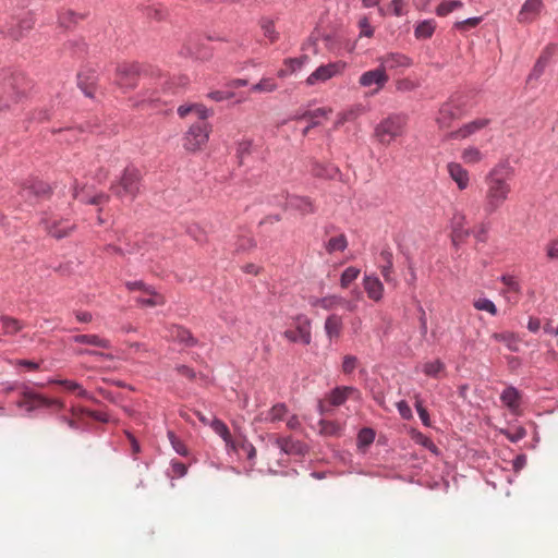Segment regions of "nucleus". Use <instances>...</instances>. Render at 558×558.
Wrapping results in <instances>:
<instances>
[{
    "label": "nucleus",
    "mask_w": 558,
    "mask_h": 558,
    "mask_svg": "<svg viewBox=\"0 0 558 558\" xmlns=\"http://www.w3.org/2000/svg\"><path fill=\"white\" fill-rule=\"evenodd\" d=\"M513 169L508 163H498L485 175L486 185L483 209L486 215H493L508 201L511 192Z\"/></svg>",
    "instance_id": "f257e3e1"
},
{
    "label": "nucleus",
    "mask_w": 558,
    "mask_h": 558,
    "mask_svg": "<svg viewBox=\"0 0 558 558\" xmlns=\"http://www.w3.org/2000/svg\"><path fill=\"white\" fill-rule=\"evenodd\" d=\"M142 175L135 167H126L121 178L110 186L112 194L120 198L134 201L141 190Z\"/></svg>",
    "instance_id": "f03ea898"
},
{
    "label": "nucleus",
    "mask_w": 558,
    "mask_h": 558,
    "mask_svg": "<svg viewBox=\"0 0 558 558\" xmlns=\"http://www.w3.org/2000/svg\"><path fill=\"white\" fill-rule=\"evenodd\" d=\"M16 407L24 409L26 412H32L39 408L62 410L64 408V403L59 399H49L23 385L21 398L16 401Z\"/></svg>",
    "instance_id": "7ed1b4c3"
},
{
    "label": "nucleus",
    "mask_w": 558,
    "mask_h": 558,
    "mask_svg": "<svg viewBox=\"0 0 558 558\" xmlns=\"http://www.w3.org/2000/svg\"><path fill=\"white\" fill-rule=\"evenodd\" d=\"M211 132V126L206 120L197 121L192 124L183 137V147L190 153H196L203 149Z\"/></svg>",
    "instance_id": "20e7f679"
},
{
    "label": "nucleus",
    "mask_w": 558,
    "mask_h": 558,
    "mask_svg": "<svg viewBox=\"0 0 558 558\" xmlns=\"http://www.w3.org/2000/svg\"><path fill=\"white\" fill-rule=\"evenodd\" d=\"M405 119L400 116H391L383 120L375 129V136L379 143L389 145L404 132Z\"/></svg>",
    "instance_id": "39448f33"
},
{
    "label": "nucleus",
    "mask_w": 558,
    "mask_h": 558,
    "mask_svg": "<svg viewBox=\"0 0 558 558\" xmlns=\"http://www.w3.org/2000/svg\"><path fill=\"white\" fill-rule=\"evenodd\" d=\"M345 63L342 61L330 62L318 66L313 73H311L305 80L306 85L314 86L319 83H325L328 80L338 76L343 73Z\"/></svg>",
    "instance_id": "423d86ee"
},
{
    "label": "nucleus",
    "mask_w": 558,
    "mask_h": 558,
    "mask_svg": "<svg viewBox=\"0 0 558 558\" xmlns=\"http://www.w3.org/2000/svg\"><path fill=\"white\" fill-rule=\"evenodd\" d=\"M50 194V186L36 179H27L21 189V196L31 204L48 197Z\"/></svg>",
    "instance_id": "0eeeda50"
},
{
    "label": "nucleus",
    "mask_w": 558,
    "mask_h": 558,
    "mask_svg": "<svg viewBox=\"0 0 558 558\" xmlns=\"http://www.w3.org/2000/svg\"><path fill=\"white\" fill-rule=\"evenodd\" d=\"M295 329H288L283 332V337L290 342H301L308 345L312 341L311 320L305 316H298Z\"/></svg>",
    "instance_id": "6e6552de"
},
{
    "label": "nucleus",
    "mask_w": 558,
    "mask_h": 558,
    "mask_svg": "<svg viewBox=\"0 0 558 558\" xmlns=\"http://www.w3.org/2000/svg\"><path fill=\"white\" fill-rule=\"evenodd\" d=\"M377 61L385 73H387V71H403L413 63L408 56L399 52L383 54Z\"/></svg>",
    "instance_id": "1a4fd4ad"
},
{
    "label": "nucleus",
    "mask_w": 558,
    "mask_h": 558,
    "mask_svg": "<svg viewBox=\"0 0 558 558\" xmlns=\"http://www.w3.org/2000/svg\"><path fill=\"white\" fill-rule=\"evenodd\" d=\"M389 76L387 73L383 71V69L378 65V68L364 72L359 77V84L362 87H372L375 86V89L372 90V95L377 94L380 89L385 87L388 83Z\"/></svg>",
    "instance_id": "9d476101"
},
{
    "label": "nucleus",
    "mask_w": 558,
    "mask_h": 558,
    "mask_svg": "<svg viewBox=\"0 0 558 558\" xmlns=\"http://www.w3.org/2000/svg\"><path fill=\"white\" fill-rule=\"evenodd\" d=\"M310 304L314 307H322L326 311L336 310L339 306H345L349 311H354L355 305L340 295L331 294L324 298H311Z\"/></svg>",
    "instance_id": "9b49d317"
},
{
    "label": "nucleus",
    "mask_w": 558,
    "mask_h": 558,
    "mask_svg": "<svg viewBox=\"0 0 558 558\" xmlns=\"http://www.w3.org/2000/svg\"><path fill=\"white\" fill-rule=\"evenodd\" d=\"M446 168L450 179L457 184L460 191H464L469 187L470 173L461 163L451 161Z\"/></svg>",
    "instance_id": "f8f14e48"
},
{
    "label": "nucleus",
    "mask_w": 558,
    "mask_h": 558,
    "mask_svg": "<svg viewBox=\"0 0 558 558\" xmlns=\"http://www.w3.org/2000/svg\"><path fill=\"white\" fill-rule=\"evenodd\" d=\"M489 124V120L486 118H478L469 123H465L460 129L454 132H451L448 137L453 140H464L474 133L483 130Z\"/></svg>",
    "instance_id": "ddd939ff"
},
{
    "label": "nucleus",
    "mask_w": 558,
    "mask_h": 558,
    "mask_svg": "<svg viewBox=\"0 0 558 558\" xmlns=\"http://www.w3.org/2000/svg\"><path fill=\"white\" fill-rule=\"evenodd\" d=\"M286 206L288 209L299 211L302 216L314 214L316 210L312 199L306 196L289 195Z\"/></svg>",
    "instance_id": "4468645a"
},
{
    "label": "nucleus",
    "mask_w": 558,
    "mask_h": 558,
    "mask_svg": "<svg viewBox=\"0 0 558 558\" xmlns=\"http://www.w3.org/2000/svg\"><path fill=\"white\" fill-rule=\"evenodd\" d=\"M44 223L47 232L56 239L68 236L74 229V225L69 220L45 219Z\"/></svg>",
    "instance_id": "2eb2a0df"
},
{
    "label": "nucleus",
    "mask_w": 558,
    "mask_h": 558,
    "mask_svg": "<svg viewBox=\"0 0 558 558\" xmlns=\"http://www.w3.org/2000/svg\"><path fill=\"white\" fill-rule=\"evenodd\" d=\"M466 218L463 214H456L451 220V236L453 244L462 243L469 235L470 229L466 228Z\"/></svg>",
    "instance_id": "dca6fc26"
},
{
    "label": "nucleus",
    "mask_w": 558,
    "mask_h": 558,
    "mask_svg": "<svg viewBox=\"0 0 558 558\" xmlns=\"http://www.w3.org/2000/svg\"><path fill=\"white\" fill-rule=\"evenodd\" d=\"M543 7V0H525L518 14V21L520 23L532 22L541 13Z\"/></svg>",
    "instance_id": "f3484780"
},
{
    "label": "nucleus",
    "mask_w": 558,
    "mask_h": 558,
    "mask_svg": "<svg viewBox=\"0 0 558 558\" xmlns=\"http://www.w3.org/2000/svg\"><path fill=\"white\" fill-rule=\"evenodd\" d=\"M167 337L175 342L186 347H193L197 343L196 339L192 336L190 330L179 325H171L167 328Z\"/></svg>",
    "instance_id": "a211bd4d"
},
{
    "label": "nucleus",
    "mask_w": 558,
    "mask_h": 558,
    "mask_svg": "<svg viewBox=\"0 0 558 558\" xmlns=\"http://www.w3.org/2000/svg\"><path fill=\"white\" fill-rule=\"evenodd\" d=\"M459 118V108H457L451 102L444 104L438 112V116L436 118V123L438 124L439 129L445 130L448 129L452 121Z\"/></svg>",
    "instance_id": "6ab92c4d"
},
{
    "label": "nucleus",
    "mask_w": 558,
    "mask_h": 558,
    "mask_svg": "<svg viewBox=\"0 0 558 558\" xmlns=\"http://www.w3.org/2000/svg\"><path fill=\"white\" fill-rule=\"evenodd\" d=\"M363 287L367 296L379 302L384 296V284L376 276H365L363 279Z\"/></svg>",
    "instance_id": "aec40b11"
},
{
    "label": "nucleus",
    "mask_w": 558,
    "mask_h": 558,
    "mask_svg": "<svg viewBox=\"0 0 558 558\" xmlns=\"http://www.w3.org/2000/svg\"><path fill=\"white\" fill-rule=\"evenodd\" d=\"M137 72L133 68L122 66L118 69L117 84L123 89H132L137 85Z\"/></svg>",
    "instance_id": "412c9836"
},
{
    "label": "nucleus",
    "mask_w": 558,
    "mask_h": 558,
    "mask_svg": "<svg viewBox=\"0 0 558 558\" xmlns=\"http://www.w3.org/2000/svg\"><path fill=\"white\" fill-rule=\"evenodd\" d=\"M359 395V391L349 386L335 388L328 396V401L333 407L342 405L350 397Z\"/></svg>",
    "instance_id": "4be33fe9"
},
{
    "label": "nucleus",
    "mask_w": 558,
    "mask_h": 558,
    "mask_svg": "<svg viewBox=\"0 0 558 558\" xmlns=\"http://www.w3.org/2000/svg\"><path fill=\"white\" fill-rule=\"evenodd\" d=\"M381 265H380V274L384 277L385 281L388 283H396V280L392 276L393 274V255L389 248H385L379 254Z\"/></svg>",
    "instance_id": "5701e85b"
},
{
    "label": "nucleus",
    "mask_w": 558,
    "mask_h": 558,
    "mask_svg": "<svg viewBox=\"0 0 558 558\" xmlns=\"http://www.w3.org/2000/svg\"><path fill=\"white\" fill-rule=\"evenodd\" d=\"M324 328L330 340L338 339L343 328L342 317L337 314L329 315L325 320Z\"/></svg>",
    "instance_id": "b1692460"
},
{
    "label": "nucleus",
    "mask_w": 558,
    "mask_h": 558,
    "mask_svg": "<svg viewBox=\"0 0 558 558\" xmlns=\"http://www.w3.org/2000/svg\"><path fill=\"white\" fill-rule=\"evenodd\" d=\"M72 341L75 343L87 344L92 347L109 349L111 343L108 339L101 338L98 335L89 333V335H76L72 337Z\"/></svg>",
    "instance_id": "393cba45"
},
{
    "label": "nucleus",
    "mask_w": 558,
    "mask_h": 558,
    "mask_svg": "<svg viewBox=\"0 0 558 558\" xmlns=\"http://www.w3.org/2000/svg\"><path fill=\"white\" fill-rule=\"evenodd\" d=\"M308 56L304 54V56H301L299 58H288L283 61V64H284V69H280L278 71V76L279 77H286L288 76L289 74L295 72L296 70H300L301 68H303L307 61H308Z\"/></svg>",
    "instance_id": "a878e982"
},
{
    "label": "nucleus",
    "mask_w": 558,
    "mask_h": 558,
    "mask_svg": "<svg viewBox=\"0 0 558 558\" xmlns=\"http://www.w3.org/2000/svg\"><path fill=\"white\" fill-rule=\"evenodd\" d=\"M364 112V107L359 104L350 107L349 109L338 113L335 122V128H339L347 122L354 121Z\"/></svg>",
    "instance_id": "bb28decb"
},
{
    "label": "nucleus",
    "mask_w": 558,
    "mask_h": 558,
    "mask_svg": "<svg viewBox=\"0 0 558 558\" xmlns=\"http://www.w3.org/2000/svg\"><path fill=\"white\" fill-rule=\"evenodd\" d=\"M190 113H194L198 121L201 120H207L209 112L208 110L202 106V105H182L178 108V114L180 118H185Z\"/></svg>",
    "instance_id": "cd10ccee"
},
{
    "label": "nucleus",
    "mask_w": 558,
    "mask_h": 558,
    "mask_svg": "<svg viewBox=\"0 0 558 558\" xmlns=\"http://www.w3.org/2000/svg\"><path fill=\"white\" fill-rule=\"evenodd\" d=\"M500 399L502 403L512 412H515L520 405V393L514 387L506 388Z\"/></svg>",
    "instance_id": "c85d7f7f"
},
{
    "label": "nucleus",
    "mask_w": 558,
    "mask_h": 558,
    "mask_svg": "<svg viewBox=\"0 0 558 558\" xmlns=\"http://www.w3.org/2000/svg\"><path fill=\"white\" fill-rule=\"evenodd\" d=\"M145 294L149 295L148 298H140L137 302L143 306H160L166 303L163 295L157 293L151 287L145 288Z\"/></svg>",
    "instance_id": "c756f323"
},
{
    "label": "nucleus",
    "mask_w": 558,
    "mask_h": 558,
    "mask_svg": "<svg viewBox=\"0 0 558 558\" xmlns=\"http://www.w3.org/2000/svg\"><path fill=\"white\" fill-rule=\"evenodd\" d=\"M347 247H348V240H347V236L343 233L330 238L325 243V250L329 254H332V253H336V252H343Z\"/></svg>",
    "instance_id": "7c9ffc66"
},
{
    "label": "nucleus",
    "mask_w": 558,
    "mask_h": 558,
    "mask_svg": "<svg viewBox=\"0 0 558 558\" xmlns=\"http://www.w3.org/2000/svg\"><path fill=\"white\" fill-rule=\"evenodd\" d=\"M287 412H288V410H287L286 404L277 403L265 413V416L262 417V420L264 422H270V423L280 422L284 418V416L287 415Z\"/></svg>",
    "instance_id": "2f4dec72"
},
{
    "label": "nucleus",
    "mask_w": 558,
    "mask_h": 558,
    "mask_svg": "<svg viewBox=\"0 0 558 558\" xmlns=\"http://www.w3.org/2000/svg\"><path fill=\"white\" fill-rule=\"evenodd\" d=\"M461 159L466 165H476L484 159V154L475 146H468L461 151Z\"/></svg>",
    "instance_id": "473e14b6"
},
{
    "label": "nucleus",
    "mask_w": 558,
    "mask_h": 558,
    "mask_svg": "<svg viewBox=\"0 0 558 558\" xmlns=\"http://www.w3.org/2000/svg\"><path fill=\"white\" fill-rule=\"evenodd\" d=\"M331 112V108H317L306 111L301 119H307L313 126H316L320 124V119H327Z\"/></svg>",
    "instance_id": "72a5a7b5"
},
{
    "label": "nucleus",
    "mask_w": 558,
    "mask_h": 558,
    "mask_svg": "<svg viewBox=\"0 0 558 558\" xmlns=\"http://www.w3.org/2000/svg\"><path fill=\"white\" fill-rule=\"evenodd\" d=\"M436 28V23L433 20H425L417 24L415 28V37L417 39H427L432 37Z\"/></svg>",
    "instance_id": "f704fd0d"
},
{
    "label": "nucleus",
    "mask_w": 558,
    "mask_h": 558,
    "mask_svg": "<svg viewBox=\"0 0 558 558\" xmlns=\"http://www.w3.org/2000/svg\"><path fill=\"white\" fill-rule=\"evenodd\" d=\"M71 412H72L73 418H68L65 416H62L61 417V422L65 423L70 428L77 429L78 428V424H77L75 417H77L81 413H85V411L83 409L72 408ZM86 413L89 416H92V417H94L96 420L105 421V418L101 415H99V414H97L95 412L86 411Z\"/></svg>",
    "instance_id": "c9c22d12"
},
{
    "label": "nucleus",
    "mask_w": 558,
    "mask_h": 558,
    "mask_svg": "<svg viewBox=\"0 0 558 558\" xmlns=\"http://www.w3.org/2000/svg\"><path fill=\"white\" fill-rule=\"evenodd\" d=\"M278 88V84L272 77H263L251 88L254 93H272Z\"/></svg>",
    "instance_id": "e433bc0d"
},
{
    "label": "nucleus",
    "mask_w": 558,
    "mask_h": 558,
    "mask_svg": "<svg viewBox=\"0 0 558 558\" xmlns=\"http://www.w3.org/2000/svg\"><path fill=\"white\" fill-rule=\"evenodd\" d=\"M51 383L61 385L65 390L76 393L78 397H88V392L76 381L68 380V379H57Z\"/></svg>",
    "instance_id": "4c0bfd02"
},
{
    "label": "nucleus",
    "mask_w": 558,
    "mask_h": 558,
    "mask_svg": "<svg viewBox=\"0 0 558 558\" xmlns=\"http://www.w3.org/2000/svg\"><path fill=\"white\" fill-rule=\"evenodd\" d=\"M73 197L75 199H78V201L83 202V203L95 204V205H98V204H100L102 202H106L109 198L105 194H98V195H95L93 197H87V196H85L83 191H78L77 185H74V187H73Z\"/></svg>",
    "instance_id": "58836bf2"
},
{
    "label": "nucleus",
    "mask_w": 558,
    "mask_h": 558,
    "mask_svg": "<svg viewBox=\"0 0 558 558\" xmlns=\"http://www.w3.org/2000/svg\"><path fill=\"white\" fill-rule=\"evenodd\" d=\"M210 426L216 434H218L227 445L232 441L231 434L229 432L228 426L219 418H214L210 421Z\"/></svg>",
    "instance_id": "ea45409f"
},
{
    "label": "nucleus",
    "mask_w": 558,
    "mask_h": 558,
    "mask_svg": "<svg viewBox=\"0 0 558 558\" xmlns=\"http://www.w3.org/2000/svg\"><path fill=\"white\" fill-rule=\"evenodd\" d=\"M445 364L440 360L426 362L423 365V372L426 376L437 378L445 371Z\"/></svg>",
    "instance_id": "a19ab883"
},
{
    "label": "nucleus",
    "mask_w": 558,
    "mask_h": 558,
    "mask_svg": "<svg viewBox=\"0 0 558 558\" xmlns=\"http://www.w3.org/2000/svg\"><path fill=\"white\" fill-rule=\"evenodd\" d=\"M1 323L5 335H15L23 328L22 323L12 317L3 316L1 317Z\"/></svg>",
    "instance_id": "79ce46f5"
},
{
    "label": "nucleus",
    "mask_w": 558,
    "mask_h": 558,
    "mask_svg": "<svg viewBox=\"0 0 558 558\" xmlns=\"http://www.w3.org/2000/svg\"><path fill=\"white\" fill-rule=\"evenodd\" d=\"M463 7V3L460 0H446L442 1L436 9V13L439 16H446L450 12L460 9Z\"/></svg>",
    "instance_id": "37998d69"
},
{
    "label": "nucleus",
    "mask_w": 558,
    "mask_h": 558,
    "mask_svg": "<svg viewBox=\"0 0 558 558\" xmlns=\"http://www.w3.org/2000/svg\"><path fill=\"white\" fill-rule=\"evenodd\" d=\"M260 27H262L264 36L266 38H268L270 40V43H275L278 39L279 34L276 31L275 24H274V22L271 20H269V19H262L260 20Z\"/></svg>",
    "instance_id": "c03bdc74"
},
{
    "label": "nucleus",
    "mask_w": 558,
    "mask_h": 558,
    "mask_svg": "<svg viewBox=\"0 0 558 558\" xmlns=\"http://www.w3.org/2000/svg\"><path fill=\"white\" fill-rule=\"evenodd\" d=\"M360 275V269L353 266L348 267L343 270L340 277L341 288H348Z\"/></svg>",
    "instance_id": "a18cd8bd"
},
{
    "label": "nucleus",
    "mask_w": 558,
    "mask_h": 558,
    "mask_svg": "<svg viewBox=\"0 0 558 558\" xmlns=\"http://www.w3.org/2000/svg\"><path fill=\"white\" fill-rule=\"evenodd\" d=\"M473 306L477 310V311H484V312H487L489 313L490 315L493 316H496L498 311H497V307L496 305L494 304V302H492L490 300L486 299V298H478V299H475L473 301Z\"/></svg>",
    "instance_id": "49530a36"
},
{
    "label": "nucleus",
    "mask_w": 558,
    "mask_h": 558,
    "mask_svg": "<svg viewBox=\"0 0 558 558\" xmlns=\"http://www.w3.org/2000/svg\"><path fill=\"white\" fill-rule=\"evenodd\" d=\"M500 280L507 287V292H513L515 294L521 292L520 283L513 276L504 275Z\"/></svg>",
    "instance_id": "de8ad7c7"
},
{
    "label": "nucleus",
    "mask_w": 558,
    "mask_h": 558,
    "mask_svg": "<svg viewBox=\"0 0 558 558\" xmlns=\"http://www.w3.org/2000/svg\"><path fill=\"white\" fill-rule=\"evenodd\" d=\"M320 432L325 435L335 436L340 433V425L331 421H320Z\"/></svg>",
    "instance_id": "09e8293b"
},
{
    "label": "nucleus",
    "mask_w": 558,
    "mask_h": 558,
    "mask_svg": "<svg viewBox=\"0 0 558 558\" xmlns=\"http://www.w3.org/2000/svg\"><path fill=\"white\" fill-rule=\"evenodd\" d=\"M168 437L171 442L172 448L175 450L177 453L180 456H186L187 454V448L183 444L182 440H180L173 432H168Z\"/></svg>",
    "instance_id": "8fccbe9b"
},
{
    "label": "nucleus",
    "mask_w": 558,
    "mask_h": 558,
    "mask_svg": "<svg viewBox=\"0 0 558 558\" xmlns=\"http://www.w3.org/2000/svg\"><path fill=\"white\" fill-rule=\"evenodd\" d=\"M547 62H548V54L543 53L536 61L530 77H535V78L539 77L545 70Z\"/></svg>",
    "instance_id": "3c124183"
},
{
    "label": "nucleus",
    "mask_w": 558,
    "mask_h": 558,
    "mask_svg": "<svg viewBox=\"0 0 558 558\" xmlns=\"http://www.w3.org/2000/svg\"><path fill=\"white\" fill-rule=\"evenodd\" d=\"M375 439V433L372 428H362L357 435V440L360 445L368 446Z\"/></svg>",
    "instance_id": "603ef678"
},
{
    "label": "nucleus",
    "mask_w": 558,
    "mask_h": 558,
    "mask_svg": "<svg viewBox=\"0 0 558 558\" xmlns=\"http://www.w3.org/2000/svg\"><path fill=\"white\" fill-rule=\"evenodd\" d=\"M481 21V17H470L464 21L457 22L454 26L459 31H468L470 28L476 27Z\"/></svg>",
    "instance_id": "864d4df0"
},
{
    "label": "nucleus",
    "mask_w": 558,
    "mask_h": 558,
    "mask_svg": "<svg viewBox=\"0 0 558 558\" xmlns=\"http://www.w3.org/2000/svg\"><path fill=\"white\" fill-rule=\"evenodd\" d=\"M256 245L255 241L251 236L239 238L236 242V250L240 252L250 251Z\"/></svg>",
    "instance_id": "5fc2aeb1"
},
{
    "label": "nucleus",
    "mask_w": 558,
    "mask_h": 558,
    "mask_svg": "<svg viewBox=\"0 0 558 558\" xmlns=\"http://www.w3.org/2000/svg\"><path fill=\"white\" fill-rule=\"evenodd\" d=\"M545 251H546V256L549 259H558V238L550 240L546 244Z\"/></svg>",
    "instance_id": "6e6d98bb"
},
{
    "label": "nucleus",
    "mask_w": 558,
    "mask_h": 558,
    "mask_svg": "<svg viewBox=\"0 0 558 558\" xmlns=\"http://www.w3.org/2000/svg\"><path fill=\"white\" fill-rule=\"evenodd\" d=\"M359 27L361 36L372 37L374 35V28L366 16L359 21Z\"/></svg>",
    "instance_id": "4d7b16f0"
},
{
    "label": "nucleus",
    "mask_w": 558,
    "mask_h": 558,
    "mask_svg": "<svg viewBox=\"0 0 558 558\" xmlns=\"http://www.w3.org/2000/svg\"><path fill=\"white\" fill-rule=\"evenodd\" d=\"M396 87L400 92H411L414 90L417 85L410 78H401L397 81Z\"/></svg>",
    "instance_id": "13d9d810"
},
{
    "label": "nucleus",
    "mask_w": 558,
    "mask_h": 558,
    "mask_svg": "<svg viewBox=\"0 0 558 558\" xmlns=\"http://www.w3.org/2000/svg\"><path fill=\"white\" fill-rule=\"evenodd\" d=\"M357 360L353 355H345L342 362V371L345 374H350L356 367Z\"/></svg>",
    "instance_id": "bf43d9fd"
},
{
    "label": "nucleus",
    "mask_w": 558,
    "mask_h": 558,
    "mask_svg": "<svg viewBox=\"0 0 558 558\" xmlns=\"http://www.w3.org/2000/svg\"><path fill=\"white\" fill-rule=\"evenodd\" d=\"M233 96L234 93L229 90H215L208 94V97L215 101L231 99Z\"/></svg>",
    "instance_id": "052dcab7"
},
{
    "label": "nucleus",
    "mask_w": 558,
    "mask_h": 558,
    "mask_svg": "<svg viewBox=\"0 0 558 558\" xmlns=\"http://www.w3.org/2000/svg\"><path fill=\"white\" fill-rule=\"evenodd\" d=\"M415 408H416L417 414H418L422 423L425 426H429L430 425L429 414H428L427 410L423 407L421 400H416Z\"/></svg>",
    "instance_id": "680f3d73"
},
{
    "label": "nucleus",
    "mask_w": 558,
    "mask_h": 558,
    "mask_svg": "<svg viewBox=\"0 0 558 558\" xmlns=\"http://www.w3.org/2000/svg\"><path fill=\"white\" fill-rule=\"evenodd\" d=\"M77 77H78V86L83 90V93L86 96H88V97H93V95H94V81L87 84V83L84 82V76L82 74H78Z\"/></svg>",
    "instance_id": "e2e57ef3"
},
{
    "label": "nucleus",
    "mask_w": 558,
    "mask_h": 558,
    "mask_svg": "<svg viewBox=\"0 0 558 558\" xmlns=\"http://www.w3.org/2000/svg\"><path fill=\"white\" fill-rule=\"evenodd\" d=\"M171 470H172V473L179 477L184 476L187 472L186 465L180 461H172Z\"/></svg>",
    "instance_id": "0e129e2a"
},
{
    "label": "nucleus",
    "mask_w": 558,
    "mask_h": 558,
    "mask_svg": "<svg viewBox=\"0 0 558 558\" xmlns=\"http://www.w3.org/2000/svg\"><path fill=\"white\" fill-rule=\"evenodd\" d=\"M397 408H398L400 415L404 420H410L412 417V410L405 401L398 402Z\"/></svg>",
    "instance_id": "69168bd1"
},
{
    "label": "nucleus",
    "mask_w": 558,
    "mask_h": 558,
    "mask_svg": "<svg viewBox=\"0 0 558 558\" xmlns=\"http://www.w3.org/2000/svg\"><path fill=\"white\" fill-rule=\"evenodd\" d=\"M473 233H474V238L476 239L477 242H482V243L486 242L487 228L484 223H481L477 227H475Z\"/></svg>",
    "instance_id": "338daca9"
},
{
    "label": "nucleus",
    "mask_w": 558,
    "mask_h": 558,
    "mask_svg": "<svg viewBox=\"0 0 558 558\" xmlns=\"http://www.w3.org/2000/svg\"><path fill=\"white\" fill-rule=\"evenodd\" d=\"M404 1L403 0H392L391 9L396 16H401L405 13L404 11Z\"/></svg>",
    "instance_id": "774afa93"
}]
</instances>
